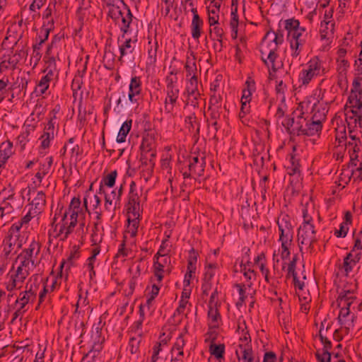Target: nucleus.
<instances>
[{"label": "nucleus", "instance_id": "nucleus-1", "mask_svg": "<svg viewBox=\"0 0 362 362\" xmlns=\"http://www.w3.org/2000/svg\"><path fill=\"white\" fill-rule=\"evenodd\" d=\"M360 78L354 81V88L351 90L345 105L346 120L349 129V141L347 144L350 155L351 165L356 167L352 170L350 179L359 185L362 180V162H360L362 136V92L360 88Z\"/></svg>", "mask_w": 362, "mask_h": 362}, {"label": "nucleus", "instance_id": "nucleus-2", "mask_svg": "<svg viewBox=\"0 0 362 362\" xmlns=\"http://www.w3.org/2000/svg\"><path fill=\"white\" fill-rule=\"evenodd\" d=\"M107 6L109 7L108 16L119 26L123 33L122 37L130 33V24L132 22L133 16L129 6L123 0H112L107 3Z\"/></svg>", "mask_w": 362, "mask_h": 362}, {"label": "nucleus", "instance_id": "nucleus-3", "mask_svg": "<svg viewBox=\"0 0 362 362\" xmlns=\"http://www.w3.org/2000/svg\"><path fill=\"white\" fill-rule=\"evenodd\" d=\"M277 224L280 232L281 257L282 259H286L291 255L290 249L293 238V228L290 217L286 214L278 218Z\"/></svg>", "mask_w": 362, "mask_h": 362}, {"label": "nucleus", "instance_id": "nucleus-4", "mask_svg": "<svg viewBox=\"0 0 362 362\" xmlns=\"http://www.w3.org/2000/svg\"><path fill=\"white\" fill-rule=\"evenodd\" d=\"M25 240L18 231V226H11L3 241L1 258L8 259L14 255L22 247Z\"/></svg>", "mask_w": 362, "mask_h": 362}, {"label": "nucleus", "instance_id": "nucleus-5", "mask_svg": "<svg viewBox=\"0 0 362 362\" xmlns=\"http://www.w3.org/2000/svg\"><path fill=\"white\" fill-rule=\"evenodd\" d=\"M40 284L36 277L34 278L33 281L30 279L26 284L25 290L19 293L15 302L19 313H25L28 310L29 305L33 303L36 298Z\"/></svg>", "mask_w": 362, "mask_h": 362}, {"label": "nucleus", "instance_id": "nucleus-6", "mask_svg": "<svg viewBox=\"0 0 362 362\" xmlns=\"http://www.w3.org/2000/svg\"><path fill=\"white\" fill-rule=\"evenodd\" d=\"M354 296L349 291L341 293L337 298L338 306L341 308L338 320L341 326L349 329L354 327V315H350L349 308L353 303Z\"/></svg>", "mask_w": 362, "mask_h": 362}, {"label": "nucleus", "instance_id": "nucleus-7", "mask_svg": "<svg viewBox=\"0 0 362 362\" xmlns=\"http://www.w3.org/2000/svg\"><path fill=\"white\" fill-rule=\"evenodd\" d=\"M327 72L325 62L319 57L312 58L306 64V69L300 74V81L303 85L308 84L315 77L323 76Z\"/></svg>", "mask_w": 362, "mask_h": 362}, {"label": "nucleus", "instance_id": "nucleus-8", "mask_svg": "<svg viewBox=\"0 0 362 362\" xmlns=\"http://www.w3.org/2000/svg\"><path fill=\"white\" fill-rule=\"evenodd\" d=\"M67 214L68 212L66 211L59 223H55L56 218H54L52 222V235L55 238H59L62 240H66L69 235L73 232L78 222V220L73 218V216H70L68 219Z\"/></svg>", "mask_w": 362, "mask_h": 362}, {"label": "nucleus", "instance_id": "nucleus-9", "mask_svg": "<svg viewBox=\"0 0 362 362\" xmlns=\"http://www.w3.org/2000/svg\"><path fill=\"white\" fill-rule=\"evenodd\" d=\"M298 241L300 250L305 247L306 250L312 252L314 243L317 242L315 226H300L298 232Z\"/></svg>", "mask_w": 362, "mask_h": 362}, {"label": "nucleus", "instance_id": "nucleus-10", "mask_svg": "<svg viewBox=\"0 0 362 362\" xmlns=\"http://www.w3.org/2000/svg\"><path fill=\"white\" fill-rule=\"evenodd\" d=\"M361 249L362 243L361 240L357 238L355 240L354 247L344 259L343 268L346 275L352 272L354 267L359 263L361 258Z\"/></svg>", "mask_w": 362, "mask_h": 362}, {"label": "nucleus", "instance_id": "nucleus-11", "mask_svg": "<svg viewBox=\"0 0 362 362\" xmlns=\"http://www.w3.org/2000/svg\"><path fill=\"white\" fill-rule=\"evenodd\" d=\"M285 28L288 31V39L300 42L305 41L306 34L303 27L300 26L298 20L287 19L284 21Z\"/></svg>", "mask_w": 362, "mask_h": 362}, {"label": "nucleus", "instance_id": "nucleus-12", "mask_svg": "<svg viewBox=\"0 0 362 362\" xmlns=\"http://www.w3.org/2000/svg\"><path fill=\"white\" fill-rule=\"evenodd\" d=\"M0 196H4L3 200L0 205L1 206V211H4L6 214H11L16 207H19V204L16 203V196L13 187L4 189L0 192Z\"/></svg>", "mask_w": 362, "mask_h": 362}, {"label": "nucleus", "instance_id": "nucleus-13", "mask_svg": "<svg viewBox=\"0 0 362 362\" xmlns=\"http://www.w3.org/2000/svg\"><path fill=\"white\" fill-rule=\"evenodd\" d=\"M123 192V186L112 189L110 193L105 191V207L108 211H116L121 206V197Z\"/></svg>", "mask_w": 362, "mask_h": 362}, {"label": "nucleus", "instance_id": "nucleus-14", "mask_svg": "<svg viewBox=\"0 0 362 362\" xmlns=\"http://www.w3.org/2000/svg\"><path fill=\"white\" fill-rule=\"evenodd\" d=\"M260 52L261 57L264 63L274 71H276L277 68L275 62L278 58L276 45H272L271 47L262 45Z\"/></svg>", "mask_w": 362, "mask_h": 362}, {"label": "nucleus", "instance_id": "nucleus-15", "mask_svg": "<svg viewBox=\"0 0 362 362\" xmlns=\"http://www.w3.org/2000/svg\"><path fill=\"white\" fill-rule=\"evenodd\" d=\"M135 182H132L130 185L128 203L127 205L128 215H132V216H139L140 211L139 197L135 192Z\"/></svg>", "mask_w": 362, "mask_h": 362}, {"label": "nucleus", "instance_id": "nucleus-16", "mask_svg": "<svg viewBox=\"0 0 362 362\" xmlns=\"http://www.w3.org/2000/svg\"><path fill=\"white\" fill-rule=\"evenodd\" d=\"M25 279L13 270H11L6 275L4 286L7 291L13 292L22 288Z\"/></svg>", "mask_w": 362, "mask_h": 362}, {"label": "nucleus", "instance_id": "nucleus-17", "mask_svg": "<svg viewBox=\"0 0 362 362\" xmlns=\"http://www.w3.org/2000/svg\"><path fill=\"white\" fill-rule=\"evenodd\" d=\"M128 98L134 104H137L141 98V81L138 76L132 77L131 79Z\"/></svg>", "mask_w": 362, "mask_h": 362}, {"label": "nucleus", "instance_id": "nucleus-18", "mask_svg": "<svg viewBox=\"0 0 362 362\" xmlns=\"http://www.w3.org/2000/svg\"><path fill=\"white\" fill-rule=\"evenodd\" d=\"M303 121L305 122V125L300 124L294 129V130H297L298 134H302L306 135H314L321 131L322 122L314 119H312L310 122L306 119H304Z\"/></svg>", "mask_w": 362, "mask_h": 362}, {"label": "nucleus", "instance_id": "nucleus-19", "mask_svg": "<svg viewBox=\"0 0 362 362\" xmlns=\"http://www.w3.org/2000/svg\"><path fill=\"white\" fill-rule=\"evenodd\" d=\"M205 164V157L202 156H192L189 160V171L193 175L202 176L204 170Z\"/></svg>", "mask_w": 362, "mask_h": 362}, {"label": "nucleus", "instance_id": "nucleus-20", "mask_svg": "<svg viewBox=\"0 0 362 362\" xmlns=\"http://www.w3.org/2000/svg\"><path fill=\"white\" fill-rule=\"evenodd\" d=\"M41 249V244L35 238L32 239L28 247L23 249L20 255L28 258L35 262H38V255Z\"/></svg>", "mask_w": 362, "mask_h": 362}, {"label": "nucleus", "instance_id": "nucleus-21", "mask_svg": "<svg viewBox=\"0 0 362 362\" xmlns=\"http://www.w3.org/2000/svg\"><path fill=\"white\" fill-rule=\"evenodd\" d=\"M283 42L284 36L280 31H269L263 38L262 45L271 47L272 45H276V50H278L279 45H281Z\"/></svg>", "mask_w": 362, "mask_h": 362}, {"label": "nucleus", "instance_id": "nucleus-22", "mask_svg": "<svg viewBox=\"0 0 362 362\" xmlns=\"http://www.w3.org/2000/svg\"><path fill=\"white\" fill-rule=\"evenodd\" d=\"M167 97L165 100V110L170 113L173 110L179 95V89L177 87H170L166 89Z\"/></svg>", "mask_w": 362, "mask_h": 362}, {"label": "nucleus", "instance_id": "nucleus-23", "mask_svg": "<svg viewBox=\"0 0 362 362\" xmlns=\"http://www.w3.org/2000/svg\"><path fill=\"white\" fill-rule=\"evenodd\" d=\"M52 163L53 158L52 156H48L40 160L39 170L35 175L39 182H41L42 178L51 172Z\"/></svg>", "mask_w": 362, "mask_h": 362}, {"label": "nucleus", "instance_id": "nucleus-24", "mask_svg": "<svg viewBox=\"0 0 362 362\" xmlns=\"http://www.w3.org/2000/svg\"><path fill=\"white\" fill-rule=\"evenodd\" d=\"M136 42L137 33H136L133 38L126 39L125 41L119 45L120 56L119 60L120 62H122L123 57L133 53Z\"/></svg>", "mask_w": 362, "mask_h": 362}, {"label": "nucleus", "instance_id": "nucleus-25", "mask_svg": "<svg viewBox=\"0 0 362 362\" xmlns=\"http://www.w3.org/2000/svg\"><path fill=\"white\" fill-rule=\"evenodd\" d=\"M45 194L42 192H37L31 202V210L33 216H35L43 210L45 206Z\"/></svg>", "mask_w": 362, "mask_h": 362}, {"label": "nucleus", "instance_id": "nucleus-26", "mask_svg": "<svg viewBox=\"0 0 362 362\" xmlns=\"http://www.w3.org/2000/svg\"><path fill=\"white\" fill-rule=\"evenodd\" d=\"M235 354L239 360L243 362H255L253 353L250 345L239 344L238 349H236Z\"/></svg>", "mask_w": 362, "mask_h": 362}, {"label": "nucleus", "instance_id": "nucleus-27", "mask_svg": "<svg viewBox=\"0 0 362 362\" xmlns=\"http://www.w3.org/2000/svg\"><path fill=\"white\" fill-rule=\"evenodd\" d=\"M222 98L219 94L213 93L209 100V110L211 111V117L216 119L219 117V110L221 108Z\"/></svg>", "mask_w": 362, "mask_h": 362}, {"label": "nucleus", "instance_id": "nucleus-28", "mask_svg": "<svg viewBox=\"0 0 362 362\" xmlns=\"http://www.w3.org/2000/svg\"><path fill=\"white\" fill-rule=\"evenodd\" d=\"M69 213L70 216L75 218L78 220V216H84L85 211L83 207L81 206V200L79 198L74 197L69 207Z\"/></svg>", "mask_w": 362, "mask_h": 362}, {"label": "nucleus", "instance_id": "nucleus-29", "mask_svg": "<svg viewBox=\"0 0 362 362\" xmlns=\"http://www.w3.org/2000/svg\"><path fill=\"white\" fill-rule=\"evenodd\" d=\"M327 113V108L326 106H322V104L318 103L315 104L313 107V116L312 119L322 122L326 119Z\"/></svg>", "mask_w": 362, "mask_h": 362}, {"label": "nucleus", "instance_id": "nucleus-30", "mask_svg": "<svg viewBox=\"0 0 362 362\" xmlns=\"http://www.w3.org/2000/svg\"><path fill=\"white\" fill-rule=\"evenodd\" d=\"M117 171H112L110 173L103 177L100 181V189L99 191L100 193H105L104 187H112L115 184V180L117 177Z\"/></svg>", "mask_w": 362, "mask_h": 362}, {"label": "nucleus", "instance_id": "nucleus-31", "mask_svg": "<svg viewBox=\"0 0 362 362\" xmlns=\"http://www.w3.org/2000/svg\"><path fill=\"white\" fill-rule=\"evenodd\" d=\"M203 21L200 18L199 16L195 15L193 16L192 23H191V30H192V37L194 40H199L201 36V30L203 25Z\"/></svg>", "mask_w": 362, "mask_h": 362}, {"label": "nucleus", "instance_id": "nucleus-32", "mask_svg": "<svg viewBox=\"0 0 362 362\" xmlns=\"http://www.w3.org/2000/svg\"><path fill=\"white\" fill-rule=\"evenodd\" d=\"M43 72L45 73V76H42L38 83V88L40 92L44 93L49 88V83L53 79L54 71L52 70L44 69Z\"/></svg>", "mask_w": 362, "mask_h": 362}, {"label": "nucleus", "instance_id": "nucleus-33", "mask_svg": "<svg viewBox=\"0 0 362 362\" xmlns=\"http://www.w3.org/2000/svg\"><path fill=\"white\" fill-rule=\"evenodd\" d=\"M315 214L313 206H305L303 209V222L300 226H315L313 223V215Z\"/></svg>", "mask_w": 362, "mask_h": 362}, {"label": "nucleus", "instance_id": "nucleus-34", "mask_svg": "<svg viewBox=\"0 0 362 362\" xmlns=\"http://www.w3.org/2000/svg\"><path fill=\"white\" fill-rule=\"evenodd\" d=\"M149 47L148 49V62L147 63L153 65L157 61V51L158 49V43L155 40L154 41L150 40L148 42Z\"/></svg>", "mask_w": 362, "mask_h": 362}, {"label": "nucleus", "instance_id": "nucleus-35", "mask_svg": "<svg viewBox=\"0 0 362 362\" xmlns=\"http://www.w3.org/2000/svg\"><path fill=\"white\" fill-rule=\"evenodd\" d=\"M185 68L187 72V76H196L197 69L195 62V57L192 52L190 54V56H187Z\"/></svg>", "mask_w": 362, "mask_h": 362}, {"label": "nucleus", "instance_id": "nucleus-36", "mask_svg": "<svg viewBox=\"0 0 362 362\" xmlns=\"http://www.w3.org/2000/svg\"><path fill=\"white\" fill-rule=\"evenodd\" d=\"M139 216H132V215H128L127 220L129 224L127 226V232L132 238L136 235L139 224Z\"/></svg>", "mask_w": 362, "mask_h": 362}, {"label": "nucleus", "instance_id": "nucleus-37", "mask_svg": "<svg viewBox=\"0 0 362 362\" xmlns=\"http://www.w3.org/2000/svg\"><path fill=\"white\" fill-rule=\"evenodd\" d=\"M80 257L79 249L76 247H74V250L71 252L68 259L65 261L64 260L60 265L61 272H62V269L64 267H66L67 269L70 268L71 266L75 264L76 260H77Z\"/></svg>", "mask_w": 362, "mask_h": 362}, {"label": "nucleus", "instance_id": "nucleus-38", "mask_svg": "<svg viewBox=\"0 0 362 362\" xmlns=\"http://www.w3.org/2000/svg\"><path fill=\"white\" fill-rule=\"evenodd\" d=\"M132 120H127L125 121L122 127L119 129V131L118 132L117 136V141L118 143H123L125 141L127 135L129 132L131 127H132Z\"/></svg>", "mask_w": 362, "mask_h": 362}, {"label": "nucleus", "instance_id": "nucleus-39", "mask_svg": "<svg viewBox=\"0 0 362 362\" xmlns=\"http://www.w3.org/2000/svg\"><path fill=\"white\" fill-rule=\"evenodd\" d=\"M218 25L219 24H215L210 26V36L214 40L218 41L220 43V47H221L224 32L223 28Z\"/></svg>", "mask_w": 362, "mask_h": 362}, {"label": "nucleus", "instance_id": "nucleus-40", "mask_svg": "<svg viewBox=\"0 0 362 362\" xmlns=\"http://www.w3.org/2000/svg\"><path fill=\"white\" fill-rule=\"evenodd\" d=\"M154 148V141L152 137L146 136L143 138L142 143L141 144V149L143 153H151V156H155V153L153 151Z\"/></svg>", "mask_w": 362, "mask_h": 362}, {"label": "nucleus", "instance_id": "nucleus-41", "mask_svg": "<svg viewBox=\"0 0 362 362\" xmlns=\"http://www.w3.org/2000/svg\"><path fill=\"white\" fill-rule=\"evenodd\" d=\"M51 47H48L45 53V56L44 57V60L46 64V66L44 69L52 70L55 71L56 70V62L55 59L53 56H51Z\"/></svg>", "mask_w": 362, "mask_h": 362}, {"label": "nucleus", "instance_id": "nucleus-42", "mask_svg": "<svg viewBox=\"0 0 362 362\" xmlns=\"http://www.w3.org/2000/svg\"><path fill=\"white\" fill-rule=\"evenodd\" d=\"M16 262L18 263V266H21L22 267L28 268L30 270H33L34 268L37 266L38 262H35L32 260H30L28 258L21 255H18L16 259Z\"/></svg>", "mask_w": 362, "mask_h": 362}, {"label": "nucleus", "instance_id": "nucleus-43", "mask_svg": "<svg viewBox=\"0 0 362 362\" xmlns=\"http://www.w3.org/2000/svg\"><path fill=\"white\" fill-rule=\"evenodd\" d=\"M208 316L209 319L211 321L212 325L214 327L216 326V324H218V322L221 318L217 305L209 306Z\"/></svg>", "mask_w": 362, "mask_h": 362}, {"label": "nucleus", "instance_id": "nucleus-44", "mask_svg": "<svg viewBox=\"0 0 362 362\" xmlns=\"http://www.w3.org/2000/svg\"><path fill=\"white\" fill-rule=\"evenodd\" d=\"M153 268L154 275L157 278L158 281L160 283L163 279V273L164 272V264L158 261V257H157V260L154 262Z\"/></svg>", "mask_w": 362, "mask_h": 362}, {"label": "nucleus", "instance_id": "nucleus-45", "mask_svg": "<svg viewBox=\"0 0 362 362\" xmlns=\"http://www.w3.org/2000/svg\"><path fill=\"white\" fill-rule=\"evenodd\" d=\"M217 8H211V6L208 8V13H209V23L210 26H212L215 24H219L218 23V15Z\"/></svg>", "mask_w": 362, "mask_h": 362}, {"label": "nucleus", "instance_id": "nucleus-46", "mask_svg": "<svg viewBox=\"0 0 362 362\" xmlns=\"http://www.w3.org/2000/svg\"><path fill=\"white\" fill-rule=\"evenodd\" d=\"M282 125L286 129V130L291 133H297V130L295 129V121L293 117H286L281 122Z\"/></svg>", "mask_w": 362, "mask_h": 362}, {"label": "nucleus", "instance_id": "nucleus-47", "mask_svg": "<svg viewBox=\"0 0 362 362\" xmlns=\"http://www.w3.org/2000/svg\"><path fill=\"white\" fill-rule=\"evenodd\" d=\"M291 165L288 167V173L291 175H296L300 173V165L298 159L294 156L291 157Z\"/></svg>", "mask_w": 362, "mask_h": 362}, {"label": "nucleus", "instance_id": "nucleus-48", "mask_svg": "<svg viewBox=\"0 0 362 362\" xmlns=\"http://www.w3.org/2000/svg\"><path fill=\"white\" fill-rule=\"evenodd\" d=\"M210 351L212 355L216 356L217 358L223 357L224 353V345L223 344H211L210 346Z\"/></svg>", "mask_w": 362, "mask_h": 362}, {"label": "nucleus", "instance_id": "nucleus-49", "mask_svg": "<svg viewBox=\"0 0 362 362\" xmlns=\"http://www.w3.org/2000/svg\"><path fill=\"white\" fill-rule=\"evenodd\" d=\"M33 211L30 209L26 215H25L21 220L20 221L17 222V223H13L12 226H18V231L21 232V229L22 228L23 226L25 225V224H27L30 222V221L31 220V218H33Z\"/></svg>", "mask_w": 362, "mask_h": 362}, {"label": "nucleus", "instance_id": "nucleus-50", "mask_svg": "<svg viewBox=\"0 0 362 362\" xmlns=\"http://www.w3.org/2000/svg\"><path fill=\"white\" fill-rule=\"evenodd\" d=\"M188 273H187L185 276V279H184V283L186 284V285H189V282H190V279L192 277V273L194 272V270H195V267H194L193 265V260L192 259H190L189 262H188Z\"/></svg>", "mask_w": 362, "mask_h": 362}, {"label": "nucleus", "instance_id": "nucleus-51", "mask_svg": "<svg viewBox=\"0 0 362 362\" xmlns=\"http://www.w3.org/2000/svg\"><path fill=\"white\" fill-rule=\"evenodd\" d=\"M201 98V95L199 96H195L194 95H187V98L186 100V105L192 106L193 107H198L199 105V100Z\"/></svg>", "mask_w": 362, "mask_h": 362}, {"label": "nucleus", "instance_id": "nucleus-52", "mask_svg": "<svg viewBox=\"0 0 362 362\" xmlns=\"http://www.w3.org/2000/svg\"><path fill=\"white\" fill-rule=\"evenodd\" d=\"M188 298L189 296H186L185 298H184V296H182V298L180 301L179 306L176 309L175 312V315L176 314L180 315L184 313V310L187 306V304L188 303Z\"/></svg>", "mask_w": 362, "mask_h": 362}, {"label": "nucleus", "instance_id": "nucleus-53", "mask_svg": "<svg viewBox=\"0 0 362 362\" xmlns=\"http://www.w3.org/2000/svg\"><path fill=\"white\" fill-rule=\"evenodd\" d=\"M286 89V85L284 83L283 81H280L278 82L276 86V91L277 95L281 98V102L284 103L285 100L284 98V90Z\"/></svg>", "mask_w": 362, "mask_h": 362}, {"label": "nucleus", "instance_id": "nucleus-54", "mask_svg": "<svg viewBox=\"0 0 362 362\" xmlns=\"http://www.w3.org/2000/svg\"><path fill=\"white\" fill-rule=\"evenodd\" d=\"M319 336L320 338L321 342L324 344V349L326 351H329L332 348L331 341L322 334V329H320Z\"/></svg>", "mask_w": 362, "mask_h": 362}, {"label": "nucleus", "instance_id": "nucleus-55", "mask_svg": "<svg viewBox=\"0 0 362 362\" xmlns=\"http://www.w3.org/2000/svg\"><path fill=\"white\" fill-rule=\"evenodd\" d=\"M316 357L319 362H330L331 361V354L329 351L323 350V353L320 354L319 353H316Z\"/></svg>", "mask_w": 362, "mask_h": 362}, {"label": "nucleus", "instance_id": "nucleus-56", "mask_svg": "<svg viewBox=\"0 0 362 362\" xmlns=\"http://www.w3.org/2000/svg\"><path fill=\"white\" fill-rule=\"evenodd\" d=\"M347 231H348V228H347L346 223H341L340 224L339 229L335 230L334 235L337 238L345 237L347 234Z\"/></svg>", "mask_w": 362, "mask_h": 362}, {"label": "nucleus", "instance_id": "nucleus-57", "mask_svg": "<svg viewBox=\"0 0 362 362\" xmlns=\"http://www.w3.org/2000/svg\"><path fill=\"white\" fill-rule=\"evenodd\" d=\"M301 50L296 49H291V64L295 63L297 64L300 60V54Z\"/></svg>", "mask_w": 362, "mask_h": 362}, {"label": "nucleus", "instance_id": "nucleus-58", "mask_svg": "<svg viewBox=\"0 0 362 362\" xmlns=\"http://www.w3.org/2000/svg\"><path fill=\"white\" fill-rule=\"evenodd\" d=\"M12 270H13L16 273L18 274L19 275L22 276L25 279L29 276L30 272H32V270L28 269V268L24 269V267H22L18 265L17 266L16 269L13 267Z\"/></svg>", "mask_w": 362, "mask_h": 362}, {"label": "nucleus", "instance_id": "nucleus-59", "mask_svg": "<svg viewBox=\"0 0 362 362\" xmlns=\"http://www.w3.org/2000/svg\"><path fill=\"white\" fill-rule=\"evenodd\" d=\"M95 259H92L91 257H89L87 259V263H86V266L89 270V276H90V278L92 279L93 276L95 275V270H94V264H95Z\"/></svg>", "mask_w": 362, "mask_h": 362}, {"label": "nucleus", "instance_id": "nucleus-60", "mask_svg": "<svg viewBox=\"0 0 362 362\" xmlns=\"http://www.w3.org/2000/svg\"><path fill=\"white\" fill-rule=\"evenodd\" d=\"M160 343H157L153 348V354L151 356V362H156L158 358V354L161 351Z\"/></svg>", "mask_w": 362, "mask_h": 362}, {"label": "nucleus", "instance_id": "nucleus-61", "mask_svg": "<svg viewBox=\"0 0 362 362\" xmlns=\"http://www.w3.org/2000/svg\"><path fill=\"white\" fill-rule=\"evenodd\" d=\"M296 265V256H294L292 260L289 262L288 265V275H296L297 272L295 270Z\"/></svg>", "mask_w": 362, "mask_h": 362}, {"label": "nucleus", "instance_id": "nucleus-62", "mask_svg": "<svg viewBox=\"0 0 362 362\" xmlns=\"http://www.w3.org/2000/svg\"><path fill=\"white\" fill-rule=\"evenodd\" d=\"M12 144L10 142H8L7 144H2L1 148L5 147L4 149V159H7L10 155L11 154V149H12Z\"/></svg>", "mask_w": 362, "mask_h": 362}, {"label": "nucleus", "instance_id": "nucleus-63", "mask_svg": "<svg viewBox=\"0 0 362 362\" xmlns=\"http://www.w3.org/2000/svg\"><path fill=\"white\" fill-rule=\"evenodd\" d=\"M167 87L166 89L171 87H177L175 83H177V77L173 75V73H170V75L168 76L166 78Z\"/></svg>", "mask_w": 362, "mask_h": 362}, {"label": "nucleus", "instance_id": "nucleus-64", "mask_svg": "<svg viewBox=\"0 0 362 362\" xmlns=\"http://www.w3.org/2000/svg\"><path fill=\"white\" fill-rule=\"evenodd\" d=\"M263 362H276V354L272 351L265 353Z\"/></svg>", "mask_w": 362, "mask_h": 362}]
</instances>
